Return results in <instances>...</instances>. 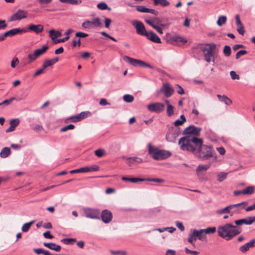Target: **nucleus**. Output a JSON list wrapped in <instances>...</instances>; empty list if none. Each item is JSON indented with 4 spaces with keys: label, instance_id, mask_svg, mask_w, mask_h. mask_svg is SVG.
Listing matches in <instances>:
<instances>
[{
    "label": "nucleus",
    "instance_id": "1",
    "mask_svg": "<svg viewBox=\"0 0 255 255\" xmlns=\"http://www.w3.org/2000/svg\"><path fill=\"white\" fill-rule=\"evenodd\" d=\"M203 142L201 138L195 136H187L179 139L178 144L182 150H187L194 154Z\"/></svg>",
    "mask_w": 255,
    "mask_h": 255
},
{
    "label": "nucleus",
    "instance_id": "2",
    "mask_svg": "<svg viewBox=\"0 0 255 255\" xmlns=\"http://www.w3.org/2000/svg\"><path fill=\"white\" fill-rule=\"evenodd\" d=\"M241 231L239 228L229 223L219 227L217 231L219 236L227 241L240 234Z\"/></svg>",
    "mask_w": 255,
    "mask_h": 255
},
{
    "label": "nucleus",
    "instance_id": "3",
    "mask_svg": "<svg viewBox=\"0 0 255 255\" xmlns=\"http://www.w3.org/2000/svg\"><path fill=\"white\" fill-rule=\"evenodd\" d=\"M148 154L154 160H164L171 155V153L170 151L164 149H160L152 146L150 143L148 144Z\"/></svg>",
    "mask_w": 255,
    "mask_h": 255
},
{
    "label": "nucleus",
    "instance_id": "4",
    "mask_svg": "<svg viewBox=\"0 0 255 255\" xmlns=\"http://www.w3.org/2000/svg\"><path fill=\"white\" fill-rule=\"evenodd\" d=\"M194 155L201 160H207L214 156L212 147L203 144V142Z\"/></svg>",
    "mask_w": 255,
    "mask_h": 255
},
{
    "label": "nucleus",
    "instance_id": "5",
    "mask_svg": "<svg viewBox=\"0 0 255 255\" xmlns=\"http://www.w3.org/2000/svg\"><path fill=\"white\" fill-rule=\"evenodd\" d=\"M193 232L197 239H198L202 242H207L206 234H214L216 231L215 227H208L205 229H200L199 230L194 229Z\"/></svg>",
    "mask_w": 255,
    "mask_h": 255
},
{
    "label": "nucleus",
    "instance_id": "6",
    "mask_svg": "<svg viewBox=\"0 0 255 255\" xmlns=\"http://www.w3.org/2000/svg\"><path fill=\"white\" fill-rule=\"evenodd\" d=\"M216 45L214 43L208 44L204 47L202 51L204 59L207 62H215L214 54L213 51L215 49Z\"/></svg>",
    "mask_w": 255,
    "mask_h": 255
},
{
    "label": "nucleus",
    "instance_id": "7",
    "mask_svg": "<svg viewBox=\"0 0 255 255\" xmlns=\"http://www.w3.org/2000/svg\"><path fill=\"white\" fill-rule=\"evenodd\" d=\"M123 59L125 61L130 64L133 66H137L139 65L140 67H147L150 69L154 68V67L143 61L134 59L128 56H125Z\"/></svg>",
    "mask_w": 255,
    "mask_h": 255
},
{
    "label": "nucleus",
    "instance_id": "8",
    "mask_svg": "<svg viewBox=\"0 0 255 255\" xmlns=\"http://www.w3.org/2000/svg\"><path fill=\"white\" fill-rule=\"evenodd\" d=\"M86 218L92 219H100V210L98 209L85 208L83 209Z\"/></svg>",
    "mask_w": 255,
    "mask_h": 255
},
{
    "label": "nucleus",
    "instance_id": "9",
    "mask_svg": "<svg viewBox=\"0 0 255 255\" xmlns=\"http://www.w3.org/2000/svg\"><path fill=\"white\" fill-rule=\"evenodd\" d=\"M164 109V104L159 102L151 103L147 106V109L149 111L156 113H160L163 112Z\"/></svg>",
    "mask_w": 255,
    "mask_h": 255
},
{
    "label": "nucleus",
    "instance_id": "10",
    "mask_svg": "<svg viewBox=\"0 0 255 255\" xmlns=\"http://www.w3.org/2000/svg\"><path fill=\"white\" fill-rule=\"evenodd\" d=\"M180 132L179 128H171L166 133V139L169 142H173L177 136L180 134Z\"/></svg>",
    "mask_w": 255,
    "mask_h": 255
},
{
    "label": "nucleus",
    "instance_id": "11",
    "mask_svg": "<svg viewBox=\"0 0 255 255\" xmlns=\"http://www.w3.org/2000/svg\"><path fill=\"white\" fill-rule=\"evenodd\" d=\"M48 49V46L44 45L42 48L36 49L33 54H29L28 58L29 60V62H31L35 60L39 56L43 54Z\"/></svg>",
    "mask_w": 255,
    "mask_h": 255
},
{
    "label": "nucleus",
    "instance_id": "12",
    "mask_svg": "<svg viewBox=\"0 0 255 255\" xmlns=\"http://www.w3.org/2000/svg\"><path fill=\"white\" fill-rule=\"evenodd\" d=\"M132 24L135 28L137 34L145 36L146 35L148 31L146 30L145 26L142 22L135 20L132 22Z\"/></svg>",
    "mask_w": 255,
    "mask_h": 255
},
{
    "label": "nucleus",
    "instance_id": "13",
    "mask_svg": "<svg viewBox=\"0 0 255 255\" xmlns=\"http://www.w3.org/2000/svg\"><path fill=\"white\" fill-rule=\"evenodd\" d=\"M201 128H197L194 126H190L185 128L183 130V134L184 135L192 134L194 136H198L200 135Z\"/></svg>",
    "mask_w": 255,
    "mask_h": 255
},
{
    "label": "nucleus",
    "instance_id": "14",
    "mask_svg": "<svg viewBox=\"0 0 255 255\" xmlns=\"http://www.w3.org/2000/svg\"><path fill=\"white\" fill-rule=\"evenodd\" d=\"M27 30L23 28H16L12 29L9 31H7L5 32H4L3 34V37H4V39L7 36H14L15 35H16L17 34L22 33H25L27 32Z\"/></svg>",
    "mask_w": 255,
    "mask_h": 255
},
{
    "label": "nucleus",
    "instance_id": "15",
    "mask_svg": "<svg viewBox=\"0 0 255 255\" xmlns=\"http://www.w3.org/2000/svg\"><path fill=\"white\" fill-rule=\"evenodd\" d=\"M255 222V216H250V217H248L246 218L236 220L235 221V223L236 224V225L237 226H241L243 224L250 225L252 224Z\"/></svg>",
    "mask_w": 255,
    "mask_h": 255
},
{
    "label": "nucleus",
    "instance_id": "16",
    "mask_svg": "<svg viewBox=\"0 0 255 255\" xmlns=\"http://www.w3.org/2000/svg\"><path fill=\"white\" fill-rule=\"evenodd\" d=\"M103 222L106 224L109 223L112 220L113 215L111 211L108 210H104L101 214Z\"/></svg>",
    "mask_w": 255,
    "mask_h": 255
},
{
    "label": "nucleus",
    "instance_id": "17",
    "mask_svg": "<svg viewBox=\"0 0 255 255\" xmlns=\"http://www.w3.org/2000/svg\"><path fill=\"white\" fill-rule=\"evenodd\" d=\"M160 91L163 92L167 98L171 96L174 92L173 88L170 87V84L168 83L164 84Z\"/></svg>",
    "mask_w": 255,
    "mask_h": 255
},
{
    "label": "nucleus",
    "instance_id": "18",
    "mask_svg": "<svg viewBox=\"0 0 255 255\" xmlns=\"http://www.w3.org/2000/svg\"><path fill=\"white\" fill-rule=\"evenodd\" d=\"M27 16V12L23 10L18 9L16 13L13 14L10 17V21H15L24 18Z\"/></svg>",
    "mask_w": 255,
    "mask_h": 255
},
{
    "label": "nucleus",
    "instance_id": "19",
    "mask_svg": "<svg viewBox=\"0 0 255 255\" xmlns=\"http://www.w3.org/2000/svg\"><path fill=\"white\" fill-rule=\"evenodd\" d=\"M145 37L148 40L156 43H161V41L159 37L152 31H148Z\"/></svg>",
    "mask_w": 255,
    "mask_h": 255
},
{
    "label": "nucleus",
    "instance_id": "20",
    "mask_svg": "<svg viewBox=\"0 0 255 255\" xmlns=\"http://www.w3.org/2000/svg\"><path fill=\"white\" fill-rule=\"evenodd\" d=\"M28 31H33L37 34L41 32L43 30V26L41 24H30L26 29Z\"/></svg>",
    "mask_w": 255,
    "mask_h": 255
},
{
    "label": "nucleus",
    "instance_id": "21",
    "mask_svg": "<svg viewBox=\"0 0 255 255\" xmlns=\"http://www.w3.org/2000/svg\"><path fill=\"white\" fill-rule=\"evenodd\" d=\"M136 10L141 12L150 13L155 15H157L158 14V11L157 10L154 9L146 8L142 5L137 6Z\"/></svg>",
    "mask_w": 255,
    "mask_h": 255
},
{
    "label": "nucleus",
    "instance_id": "22",
    "mask_svg": "<svg viewBox=\"0 0 255 255\" xmlns=\"http://www.w3.org/2000/svg\"><path fill=\"white\" fill-rule=\"evenodd\" d=\"M248 204V202H243L242 203L236 204H233L232 205H237L235 206L234 208H232L231 210V216L234 214L238 213L241 209H243L244 207L247 206Z\"/></svg>",
    "mask_w": 255,
    "mask_h": 255
},
{
    "label": "nucleus",
    "instance_id": "23",
    "mask_svg": "<svg viewBox=\"0 0 255 255\" xmlns=\"http://www.w3.org/2000/svg\"><path fill=\"white\" fill-rule=\"evenodd\" d=\"M19 124V120L18 119H14L10 120L9 122L10 127L6 129V132H9L13 131Z\"/></svg>",
    "mask_w": 255,
    "mask_h": 255
},
{
    "label": "nucleus",
    "instance_id": "24",
    "mask_svg": "<svg viewBox=\"0 0 255 255\" xmlns=\"http://www.w3.org/2000/svg\"><path fill=\"white\" fill-rule=\"evenodd\" d=\"M168 41L171 44H174L176 42H181L183 43H186L187 42V40L185 39H184L183 37L179 36V35H175L172 36H170Z\"/></svg>",
    "mask_w": 255,
    "mask_h": 255
},
{
    "label": "nucleus",
    "instance_id": "25",
    "mask_svg": "<svg viewBox=\"0 0 255 255\" xmlns=\"http://www.w3.org/2000/svg\"><path fill=\"white\" fill-rule=\"evenodd\" d=\"M43 245L48 249L56 252H60L61 249L60 246L57 245L56 244L53 243H44Z\"/></svg>",
    "mask_w": 255,
    "mask_h": 255
},
{
    "label": "nucleus",
    "instance_id": "26",
    "mask_svg": "<svg viewBox=\"0 0 255 255\" xmlns=\"http://www.w3.org/2000/svg\"><path fill=\"white\" fill-rule=\"evenodd\" d=\"M237 205H229L227 206L226 207L219 209L216 211V213L218 214H223L225 213H231V210L232 208H234L235 206H237Z\"/></svg>",
    "mask_w": 255,
    "mask_h": 255
},
{
    "label": "nucleus",
    "instance_id": "27",
    "mask_svg": "<svg viewBox=\"0 0 255 255\" xmlns=\"http://www.w3.org/2000/svg\"><path fill=\"white\" fill-rule=\"evenodd\" d=\"M11 153V150L10 148L7 147H3L0 152V156L1 158H6L8 157Z\"/></svg>",
    "mask_w": 255,
    "mask_h": 255
},
{
    "label": "nucleus",
    "instance_id": "28",
    "mask_svg": "<svg viewBox=\"0 0 255 255\" xmlns=\"http://www.w3.org/2000/svg\"><path fill=\"white\" fill-rule=\"evenodd\" d=\"M217 97L221 102H224L227 105H230L232 103V101L226 95H217Z\"/></svg>",
    "mask_w": 255,
    "mask_h": 255
},
{
    "label": "nucleus",
    "instance_id": "29",
    "mask_svg": "<svg viewBox=\"0 0 255 255\" xmlns=\"http://www.w3.org/2000/svg\"><path fill=\"white\" fill-rule=\"evenodd\" d=\"M210 165L209 164H200L198 165L196 169L197 174L198 176H200V174L201 171H206L210 167Z\"/></svg>",
    "mask_w": 255,
    "mask_h": 255
},
{
    "label": "nucleus",
    "instance_id": "30",
    "mask_svg": "<svg viewBox=\"0 0 255 255\" xmlns=\"http://www.w3.org/2000/svg\"><path fill=\"white\" fill-rule=\"evenodd\" d=\"M72 31H73V30L72 29L69 28V29H67V30L65 33V34L66 35V37H65L63 38L57 39L55 41V43H56L64 42L66 41L67 40H68L69 38V35Z\"/></svg>",
    "mask_w": 255,
    "mask_h": 255
},
{
    "label": "nucleus",
    "instance_id": "31",
    "mask_svg": "<svg viewBox=\"0 0 255 255\" xmlns=\"http://www.w3.org/2000/svg\"><path fill=\"white\" fill-rule=\"evenodd\" d=\"M122 179L123 181H130L133 183H136L137 182L139 181H144L143 178H129L126 176H123L122 178Z\"/></svg>",
    "mask_w": 255,
    "mask_h": 255
},
{
    "label": "nucleus",
    "instance_id": "32",
    "mask_svg": "<svg viewBox=\"0 0 255 255\" xmlns=\"http://www.w3.org/2000/svg\"><path fill=\"white\" fill-rule=\"evenodd\" d=\"M155 5H160L162 6L169 5L170 2L167 0H153Z\"/></svg>",
    "mask_w": 255,
    "mask_h": 255
},
{
    "label": "nucleus",
    "instance_id": "33",
    "mask_svg": "<svg viewBox=\"0 0 255 255\" xmlns=\"http://www.w3.org/2000/svg\"><path fill=\"white\" fill-rule=\"evenodd\" d=\"M49 36L52 40H54L57 37L61 35V33L59 31H56L54 29H51L49 31Z\"/></svg>",
    "mask_w": 255,
    "mask_h": 255
},
{
    "label": "nucleus",
    "instance_id": "34",
    "mask_svg": "<svg viewBox=\"0 0 255 255\" xmlns=\"http://www.w3.org/2000/svg\"><path fill=\"white\" fill-rule=\"evenodd\" d=\"M243 194L251 195L255 192V188L253 186H249L243 190Z\"/></svg>",
    "mask_w": 255,
    "mask_h": 255
},
{
    "label": "nucleus",
    "instance_id": "35",
    "mask_svg": "<svg viewBox=\"0 0 255 255\" xmlns=\"http://www.w3.org/2000/svg\"><path fill=\"white\" fill-rule=\"evenodd\" d=\"M91 113L89 111L82 112L77 115L79 121H81L84 119L89 117Z\"/></svg>",
    "mask_w": 255,
    "mask_h": 255
},
{
    "label": "nucleus",
    "instance_id": "36",
    "mask_svg": "<svg viewBox=\"0 0 255 255\" xmlns=\"http://www.w3.org/2000/svg\"><path fill=\"white\" fill-rule=\"evenodd\" d=\"M34 221H31L29 223H25L23 225L21 230L23 232H27L29 230L31 226L34 223Z\"/></svg>",
    "mask_w": 255,
    "mask_h": 255
},
{
    "label": "nucleus",
    "instance_id": "37",
    "mask_svg": "<svg viewBox=\"0 0 255 255\" xmlns=\"http://www.w3.org/2000/svg\"><path fill=\"white\" fill-rule=\"evenodd\" d=\"M180 119H181V120H176L174 123V125L176 126V127H178V126H181L185 122H186V118L185 117V116L183 115H182L180 116Z\"/></svg>",
    "mask_w": 255,
    "mask_h": 255
},
{
    "label": "nucleus",
    "instance_id": "38",
    "mask_svg": "<svg viewBox=\"0 0 255 255\" xmlns=\"http://www.w3.org/2000/svg\"><path fill=\"white\" fill-rule=\"evenodd\" d=\"M99 166L97 165H93L91 166H85L86 172L97 171L99 170Z\"/></svg>",
    "mask_w": 255,
    "mask_h": 255
},
{
    "label": "nucleus",
    "instance_id": "39",
    "mask_svg": "<svg viewBox=\"0 0 255 255\" xmlns=\"http://www.w3.org/2000/svg\"><path fill=\"white\" fill-rule=\"evenodd\" d=\"M95 154L98 157H101L106 154V151L104 149L99 148L94 151Z\"/></svg>",
    "mask_w": 255,
    "mask_h": 255
},
{
    "label": "nucleus",
    "instance_id": "40",
    "mask_svg": "<svg viewBox=\"0 0 255 255\" xmlns=\"http://www.w3.org/2000/svg\"><path fill=\"white\" fill-rule=\"evenodd\" d=\"M61 241L66 245H72L76 241V239L75 238H64Z\"/></svg>",
    "mask_w": 255,
    "mask_h": 255
},
{
    "label": "nucleus",
    "instance_id": "41",
    "mask_svg": "<svg viewBox=\"0 0 255 255\" xmlns=\"http://www.w3.org/2000/svg\"><path fill=\"white\" fill-rule=\"evenodd\" d=\"M197 240L196 236L195 234L192 231V233L189 235V237L188 238V242L190 243L192 245L194 246V242Z\"/></svg>",
    "mask_w": 255,
    "mask_h": 255
},
{
    "label": "nucleus",
    "instance_id": "42",
    "mask_svg": "<svg viewBox=\"0 0 255 255\" xmlns=\"http://www.w3.org/2000/svg\"><path fill=\"white\" fill-rule=\"evenodd\" d=\"M61 2L70 3L71 4H79L81 3V0H59Z\"/></svg>",
    "mask_w": 255,
    "mask_h": 255
},
{
    "label": "nucleus",
    "instance_id": "43",
    "mask_svg": "<svg viewBox=\"0 0 255 255\" xmlns=\"http://www.w3.org/2000/svg\"><path fill=\"white\" fill-rule=\"evenodd\" d=\"M227 21V17L226 16H220L219 17L217 21L218 25L221 26L223 24L225 23Z\"/></svg>",
    "mask_w": 255,
    "mask_h": 255
},
{
    "label": "nucleus",
    "instance_id": "44",
    "mask_svg": "<svg viewBox=\"0 0 255 255\" xmlns=\"http://www.w3.org/2000/svg\"><path fill=\"white\" fill-rule=\"evenodd\" d=\"M81 44V39L75 37L72 42V46L74 47L78 46L80 47Z\"/></svg>",
    "mask_w": 255,
    "mask_h": 255
},
{
    "label": "nucleus",
    "instance_id": "45",
    "mask_svg": "<svg viewBox=\"0 0 255 255\" xmlns=\"http://www.w3.org/2000/svg\"><path fill=\"white\" fill-rule=\"evenodd\" d=\"M97 7L99 9H102V10H105V9H108L109 10H111V7H109L107 3L105 2H100L98 4Z\"/></svg>",
    "mask_w": 255,
    "mask_h": 255
},
{
    "label": "nucleus",
    "instance_id": "46",
    "mask_svg": "<svg viewBox=\"0 0 255 255\" xmlns=\"http://www.w3.org/2000/svg\"><path fill=\"white\" fill-rule=\"evenodd\" d=\"M16 100L17 101H19L21 100V99L19 98L17 99L15 97H12L9 99H6L4 100L2 102L0 103V105L2 106L3 105H9L13 100Z\"/></svg>",
    "mask_w": 255,
    "mask_h": 255
},
{
    "label": "nucleus",
    "instance_id": "47",
    "mask_svg": "<svg viewBox=\"0 0 255 255\" xmlns=\"http://www.w3.org/2000/svg\"><path fill=\"white\" fill-rule=\"evenodd\" d=\"M123 99L126 102L131 103L133 101L134 97L131 95L126 94L124 96Z\"/></svg>",
    "mask_w": 255,
    "mask_h": 255
},
{
    "label": "nucleus",
    "instance_id": "48",
    "mask_svg": "<svg viewBox=\"0 0 255 255\" xmlns=\"http://www.w3.org/2000/svg\"><path fill=\"white\" fill-rule=\"evenodd\" d=\"M227 174V173L226 172H220L218 173L217 175L218 180L220 182L223 181L226 179Z\"/></svg>",
    "mask_w": 255,
    "mask_h": 255
},
{
    "label": "nucleus",
    "instance_id": "49",
    "mask_svg": "<svg viewBox=\"0 0 255 255\" xmlns=\"http://www.w3.org/2000/svg\"><path fill=\"white\" fill-rule=\"evenodd\" d=\"M75 128L74 125L72 124H70L69 125L66 126L60 129V132H65L68 130L73 129Z\"/></svg>",
    "mask_w": 255,
    "mask_h": 255
},
{
    "label": "nucleus",
    "instance_id": "50",
    "mask_svg": "<svg viewBox=\"0 0 255 255\" xmlns=\"http://www.w3.org/2000/svg\"><path fill=\"white\" fill-rule=\"evenodd\" d=\"M174 107L172 105H168L167 107V115L168 117H171L174 114Z\"/></svg>",
    "mask_w": 255,
    "mask_h": 255
},
{
    "label": "nucleus",
    "instance_id": "51",
    "mask_svg": "<svg viewBox=\"0 0 255 255\" xmlns=\"http://www.w3.org/2000/svg\"><path fill=\"white\" fill-rule=\"evenodd\" d=\"M223 52L226 56H229L231 53V48L230 46L228 45L225 46L223 50Z\"/></svg>",
    "mask_w": 255,
    "mask_h": 255
},
{
    "label": "nucleus",
    "instance_id": "52",
    "mask_svg": "<svg viewBox=\"0 0 255 255\" xmlns=\"http://www.w3.org/2000/svg\"><path fill=\"white\" fill-rule=\"evenodd\" d=\"M91 23L95 26H100L101 25L100 19L98 17L93 19L91 21Z\"/></svg>",
    "mask_w": 255,
    "mask_h": 255
},
{
    "label": "nucleus",
    "instance_id": "53",
    "mask_svg": "<svg viewBox=\"0 0 255 255\" xmlns=\"http://www.w3.org/2000/svg\"><path fill=\"white\" fill-rule=\"evenodd\" d=\"M69 120H70V121L73 123H76V122H80L77 115L67 118L65 120V123H67Z\"/></svg>",
    "mask_w": 255,
    "mask_h": 255
},
{
    "label": "nucleus",
    "instance_id": "54",
    "mask_svg": "<svg viewBox=\"0 0 255 255\" xmlns=\"http://www.w3.org/2000/svg\"><path fill=\"white\" fill-rule=\"evenodd\" d=\"M144 181H152L157 183H162L164 182V179H160V178H143Z\"/></svg>",
    "mask_w": 255,
    "mask_h": 255
},
{
    "label": "nucleus",
    "instance_id": "55",
    "mask_svg": "<svg viewBox=\"0 0 255 255\" xmlns=\"http://www.w3.org/2000/svg\"><path fill=\"white\" fill-rule=\"evenodd\" d=\"M53 65V64L50 59H47L44 61V62L42 64V67L45 69L47 67H48L49 66H51Z\"/></svg>",
    "mask_w": 255,
    "mask_h": 255
},
{
    "label": "nucleus",
    "instance_id": "56",
    "mask_svg": "<svg viewBox=\"0 0 255 255\" xmlns=\"http://www.w3.org/2000/svg\"><path fill=\"white\" fill-rule=\"evenodd\" d=\"M86 172L85 167H82L79 169L71 170L70 173L71 174L77 173H83Z\"/></svg>",
    "mask_w": 255,
    "mask_h": 255
},
{
    "label": "nucleus",
    "instance_id": "57",
    "mask_svg": "<svg viewBox=\"0 0 255 255\" xmlns=\"http://www.w3.org/2000/svg\"><path fill=\"white\" fill-rule=\"evenodd\" d=\"M52 0H38L41 7H45L47 4L50 3Z\"/></svg>",
    "mask_w": 255,
    "mask_h": 255
},
{
    "label": "nucleus",
    "instance_id": "58",
    "mask_svg": "<svg viewBox=\"0 0 255 255\" xmlns=\"http://www.w3.org/2000/svg\"><path fill=\"white\" fill-rule=\"evenodd\" d=\"M88 36V34L83 32H77L75 33V37L79 39L85 38Z\"/></svg>",
    "mask_w": 255,
    "mask_h": 255
},
{
    "label": "nucleus",
    "instance_id": "59",
    "mask_svg": "<svg viewBox=\"0 0 255 255\" xmlns=\"http://www.w3.org/2000/svg\"><path fill=\"white\" fill-rule=\"evenodd\" d=\"M237 31L242 35H243L245 33V30L243 24L237 26Z\"/></svg>",
    "mask_w": 255,
    "mask_h": 255
},
{
    "label": "nucleus",
    "instance_id": "60",
    "mask_svg": "<svg viewBox=\"0 0 255 255\" xmlns=\"http://www.w3.org/2000/svg\"><path fill=\"white\" fill-rule=\"evenodd\" d=\"M247 51L245 50H241L238 51L236 55V58L238 59L240 58V57L242 55H244L247 53Z\"/></svg>",
    "mask_w": 255,
    "mask_h": 255
},
{
    "label": "nucleus",
    "instance_id": "61",
    "mask_svg": "<svg viewBox=\"0 0 255 255\" xmlns=\"http://www.w3.org/2000/svg\"><path fill=\"white\" fill-rule=\"evenodd\" d=\"M230 74L233 80H239L240 79L239 75L237 74L235 71H232L230 72Z\"/></svg>",
    "mask_w": 255,
    "mask_h": 255
},
{
    "label": "nucleus",
    "instance_id": "62",
    "mask_svg": "<svg viewBox=\"0 0 255 255\" xmlns=\"http://www.w3.org/2000/svg\"><path fill=\"white\" fill-rule=\"evenodd\" d=\"M249 250V249L248 248L247 245H246V244H244V245L241 246L239 248V251L243 253H246L247 251H248Z\"/></svg>",
    "mask_w": 255,
    "mask_h": 255
},
{
    "label": "nucleus",
    "instance_id": "63",
    "mask_svg": "<svg viewBox=\"0 0 255 255\" xmlns=\"http://www.w3.org/2000/svg\"><path fill=\"white\" fill-rule=\"evenodd\" d=\"M185 251L187 254H192L193 255H198L199 254V253L198 252L191 251L189 249H188L187 248H186L185 249Z\"/></svg>",
    "mask_w": 255,
    "mask_h": 255
},
{
    "label": "nucleus",
    "instance_id": "64",
    "mask_svg": "<svg viewBox=\"0 0 255 255\" xmlns=\"http://www.w3.org/2000/svg\"><path fill=\"white\" fill-rule=\"evenodd\" d=\"M246 245L249 249L250 248L255 247V239L251 240L249 242L246 243Z\"/></svg>",
    "mask_w": 255,
    "mask_h": 255
}]
</instances>
